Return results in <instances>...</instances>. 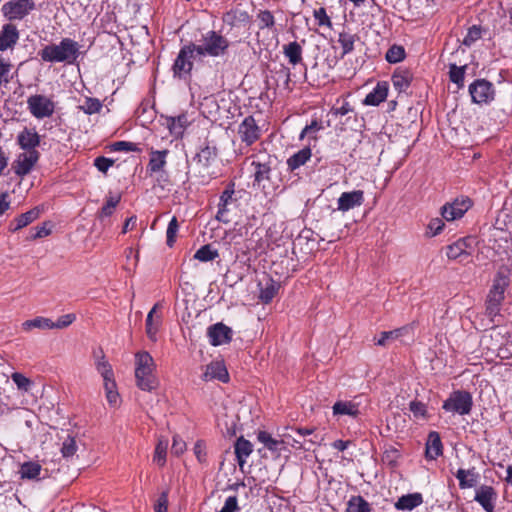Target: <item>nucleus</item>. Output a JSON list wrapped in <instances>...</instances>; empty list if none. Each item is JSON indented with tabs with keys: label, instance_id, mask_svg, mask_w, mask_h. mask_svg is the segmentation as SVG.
Here are the masks:
<instances>
[{
	"label": "nucleus",
	"instance_id": "0e129e2a",
	"mask_svg": "<svg viewBox=\"0 0 512 512\" xmlns=\"http://www.w3.org/2000/svg\"><path fill=\"white\" fill-rule=\"evenodd\" d=\"M114 160L110 158H106L104 156H99L94 160L95 167L103 173H106L108 169L113 166Z\"/></svg>",
	"mask_w": 512,
	"mask_h": 512
},
{
	"label": "nucleus",
	"instance_id": "603ef678",
	"mask_svg": "<svg viewBox=\"0 0 512 512\" xmlns=\"http://www.w3.org/2000/svg\"><path fill=\"white\" fill-rule=\"evenodd\" d=\"M77 451V444H76V440L74 437L72 436H68L63 444H62V448H61V453H62V456L64 458H69V457H72L75 455Z\"/></svg>",
	"mask_w": 512,
	"mask_h": 512
},
{
	"label": "nucleus",
	"instance_id": "2eb2a0df",
	"mask_svg": "<svg viewBox=\"0 0 512 512\" xmlns=\"http://www.w3.org/2000/svg\"><path fill=\"white\" fill-rule=\"evenodd\" d=\"M474 500L478 502L486 512H494L497 492L492 486L482 485L476 490Z\"/></svg>",
	"mask_w": 512,
	"mask_h": 512
},
{
	"label": "nucleus",
	"instance_id": "2f4dec72",
	"mask_svg": "<svg viewBox=\"0 0 512 512\" xmlns=\"http://www.w3.org/2000/svg\"><path fill=\"white\" fill-rule=\"evenodd\" d=\"M332 409L334 415L357 417L359 414V405L351 401H337Z\"/></svg>",
	"mask_w": 512,
	"mask_h": 512
},
{
	"label": "nucleus",
	"instance_id": "680f3d73",
	"mask_svg": "<svg viewBox=\"0 0 512 512\" xmlns=\"http://www.w3.org/2000/svg\"><path fill=\"white\" fill-rule=\"evenodd\" d=\"M76 319L75 314H65L58 318L56 322L52 321L53 329H63L71 325Z\"/></svg>",
	"mask_w": 512,
	"mask_h": 512
},
{
	"label": "nucleus",
	"instance_id": "4d7b16f0",
	"mask_svg": "<svg viewBox=\"0 0 512 512\" xmlns=\"http://www.w3.org/2000/svg\"><path fill=\"white\" fill-rule=\"evenodd\" d=\"M112 151L139 152L137 144L128 141H117L110 145Z\"/></svg>",
	"mask_w": 512,
	"mask_h": 512
},
{
	"label": "nucleus",
	"instance_id": "13d9d810",
	"mask_svg": "<svg viewBox=\"0 0 512 512\" xmlns=\"http://www.w3.org/2000/svg\"><path fill=\"white\" fill-rule=\"evenodd\" d=\"M104 388L106 391V398L111 405H116L118 402L119 394L116 391V383L114 381L105 382Z\"/></svg>",
	"mask_w": 512,
	"mask_h": 512
},
{
	"label": "nucleus",
	"instance_id": "bf43d9fd",
	"mask_svg": "<svg viewBox=\"0 0 512 512\" xmlns=\"http://www.w3.org/2000/svg\"><path fill=\"white\" fill-rule=\"evenodd\" d=\"M409 409L415 418H425L427 416L426 405L420 401H411Z\"/></svg>",
	"mask_w": 512,
	"mask_h": 512
},
{
	"label": "nucleus",
	"instance_id": "a878e982",
	"mask_svg": "<svg viewBox=\"0 0 512 512\" xmlns=\"http://www.w3.org/2000/svg\"><path fill=\"white\" fill-rule=\"evenodd\" d=\"M469 247L468 239H459L456 242L448 245L446 248V255L449 259L455 260L461 257H468L470 253L467 251Z\"/></svg>",
	"mask_w": 512,
	"mask_h": 512
},
{
	"label": "nucleus",
	"instance_id": "6e6d98bb",
	"mask_svg": "<svg viewBox=\"0 0 512 512\" xmlns=\"http://www.w3.org/2000/svg\"><path fill=\"white\" fill-rule=\"evenodd\" d=\"M13 382L16 384L17 388L21 391L27 392L29 391L32 382L29 378L24 376L19 372H15L11 375Z\"/></svg>",
	"mask_w": 512,
	"mask_h": 512
},
{
	"label": "nucleus",
	"instance_id": "c03bdc74",
	"mask_svg": "<svg viewBox=\"0 0 512 512\" xmlns=\"http://www.w3.org/2000/svg\"><path fill=\"white\" fill-rule=\"evenodd\" d=\"M167 447L168 441L166 439H159L155 448L153 461L160 467H163L166 463Z\"/></svg>",
	"mask_w": 512,
	"mask_h": 512
},
{
	"label": "nucleus",
	"instance_id": "f257e3e1",
	"mask_svg": "<svg viewBox=\"0 0 512 512\" xmlns=\"http://www.w3.org/2000/svg\"><path fill=\"white\" fill-rule=\"evenodd\" d=\"M80 45L71 38H63L59 44L46 45L39 51L41 59L45 62H66L73 64L79 54Z\"/></svg>",
	"mask_w": 512,
	"mask_h": 512
},
{
	"label": "nucleus",
	"instance_id": "052dcab7",
	"mask_svg": "<svg viewBox=\"0 0 512 512\" xmlns=\"http://www.w3.org/2000/svg\"><path fill=\"white\" fill-rule=\"evenodd\" d=\"M313 14L319 26H327L331 28L332 22L330 20V17L327 15L325 8L321 7L319 9H316L314 10Z\"/></svg>",
	"mask_w": 512,
	"mask_h": 512
},
{
	"label": "nucleus",
	"instance_id": "4468645a",
	"mask_svg": "<svg viewBox=\"0 0 512 512\" xmlns=\"http://www.w3.org/2000/svg\"><path fill=\"white\" fill-rule=\"evenodd\" d=\"M39 157L40 154L38 151H26L19 154L17 160L14 162L15 174L21 177L29 174L39 160Z\"/></svg>",
	"mask_w": 512,
	"mask_h": 512
},
{
	"label": "nucleus",
	"instance_id": "e2e57ef3",
	"mask_svg": "<svg viewBox=\"0 0 512 512\" xmlns=\"http://www.w3.org/2000/svg\"><path fill=\"white\" fill-rule=\"evenodd\" d=\"M259 21H260V28H271L274 26V16L272 13L268 10L261 11L258 15Z\"/></svg>",
	"mask_w": 512,
	"mask_h": 512
},
{
	"label": "nucleus",
	"instance_id": "473e14b6",
	"mask_svg": "<svg viewBox=\"0 0 512 512\" xmlns=\"http://www.w3.org/2000/svg\"><path fill=\"white\" fill-rule=\"evenodd\" d=\"M311 157V149L304 147L287 160L288 168L293 171L304 165Z\"/></svg>",
	"mask_w": 512,
	"mask_h": 512
},
{
	"label": "nucleus",
	"instance_id": "f704fd0d",
	"mask_svg": "<svg viewBox=\"0 0 512 512\" xmlns=\"http://www.w3.org/2000/svg\"><path fill=\"white\" fill-rule=\"evenodd\" d=\"M41 470L42 467L38 462L28 461L21 465L19 473L22 479L37 480Z\"/></svg>",
	"mask_w": 512,
	"mask_h": 512
},
{
	"label": "nucleus",
	"instance_id": "412c9836",
	"mask_svg": "<svg viewBox=\"0 0 512 512\" xmlns=\"http://www.w3.org/2000/svg\"><path fill=\"white\" fill-rule=\"evenodd\" d=\"M442 452L443 446L439 433L435 431L430 432L426 443V457L430 460H435Z\"/></svg>",
	"mask_w": 512,
	"mask_h": 512
},
{
	"label": "nucleus",
	"instance_id": "dca6fc26",
	"mask_svg": "<svg viewBox=\"0 0 512 512\" xmlns=\"http://www.w3.org/2000/svg\"><path fill=\"white\" fill-rule=\"evenodd\" d=\"M364 202V192L362 190H354L351 192H343L338 198V210L346 212L355 207H359Z\"/></svg>",
	"mask_w": 512,
	"mask_h": 512
},
{
	"label": "nucleus",
	"instance_id": "b1692460",
	"mask_svg": "<svg viewBox=\"0 0 512 512\" xmlns=\"http://www.w3.org/2000/svg\"><path fill=\"white\" fill-rule=\"evenodd\" d=\"M169 151L165 150H152L150 152V159L147 165V169L150 174H154V172H160L164 169L166 165V157Z\"/></svg>",
	"mask_w": 512,
	"mask_h": 512
},
{
	"label": "nucleus",
	"instance_id": "79ce46f5",
	"mask_svg": "<svg viewBox=\"0 0 512 512\" xmlns=\"http://www.w3.org/2000/svg\"><path fill=\"white\" fill-rule=\"evenodd\" d=\"M22 326H23V329L26 331H29L33 328H38V329H43V330L53 329L52 320L49 318H44V317H36L34 319L27 320L22 324Z\"/></svg>",
	"mask_w": 512,
	"mask_h": 512
},
{
	"label": "nucleus",
	"instance_id": "9b49d317",
	"mask_svg": "<svg viewBox=\"0 0 512 512\" xmlns=\"http://www.w3.org/2000/svg\"><path fill=\"white\" fill-rule=\"evenodd\" d=\"M471 201L468 198L456 199L452 203H447L441 208V215L447 221H453L461 218L470 208Z\"/></svg>",
	"mask_w": 512,
	"mask_h": 512
},
{
	"label": "nucleus",
	"instance_id": "f3484780",
	"mask_svg": "<svg viewBox=\"0 0 512 512\" xmlns=\"http://www.w3.org/2000/svg\"><path fill=\"white\" fill-rule=\"evenodd\" d=\"M287 435H283V438L278 440L271 436L266 431H259L257 434V439L261 442L265 448L270 450L273 453H276L278 456L281 454L282 450H286V444H290Z\"/></svg>",
	"mask_w": 512,
	"mask_h": 512
},
{
	"label": "nucleus",
	"instance_id": "e433bc0d",
	"mask_svg": "<svg viewBox=\"0 0 512 512\" xmlns=\"http://www.w3.org/2000/svg\"><path fill=\"white\" fill-rule=\"evenodd\" d=\"M283 53L289 59V62L293 65H296L302 61V47L296 41L284 45Z\"/></svg>",
	"mask_w": 512,
	"mask_h": 512
},
{
	"label": "nucleus",
	"instance_id": "ea45409f",
	"mask_svg": "<svg viewBox=\"0 0 512 512\" xmlns=\"http://www.w3.org/2000/svg\"><path fill=\"white\" fill-rule=\"evenodd\" d=\"M370 504L362 496H352L347 503V512H370Z\"/></svg>",
	"mask_w": 512,
	"mask_h": 512
},
{
	"label": "nucleus",
	"instance_id": "393cba45",
	"mask_svg": "<svg viewBox=\"0 0 512 512\" xmlns=\"http://www.w3.org/2000/svg\"><path fill=\"white\" fill-rule=\"evenodd\" d=\"M412 74L407 69H396L392 75V83L398 92H405L411 83Z\"/></svg>",
	"mask_w": 512,
	"mask_h": 512
},
{
	"label": "nucleus",
	"instance_id": "a18cd8bd",
	"mask_svg": "<svg viewBox=\"0 0 512 512\" xmlns=\"http://www.w3.org/2000/svg\"><path fill=\"white\" fill-rule=\"evenodd\" d=\"M356 35L341 32L339 34L338 42L342 47V57L346 54L350 53L354 49V43H355Z\"/></svg>",
	"mask_w": 512,
	"mask_h": 512
},
{
	"label": "nucleus",
	"instance_id": "49530a36",
	"mask_svg": "<svg viewBox=\"0 0 512 512\" xmlns=\"http://www.w3.org/2000/svg\"><path fill=\"white\" fill-rule=\"evenodd\" d=\"M465 69L466 66L458 67L456 64H450L449 66V78L459 88L464 86Z\"/></svg>",
	"mask_w": 512,
	"mask_h": 512
},
{
	"label": "nucleus",
	"instance_id": "9d476101",
	"mask_svg": "<svg viewBox=\"0 0 512 512\" xmlns=\"http://www.w3.org/2000/svg\"><path fill=\"white\" fill-rule=\"evenodd\" d=\"M238 135L246 146L253 145L259 140L261 130L253 116H247L238 126Z\"/></svg>",
	"mask_w": 512,
	"mask_h": 512
},
{
	"label": "nucleus",
	"instance_id": "774afa93",
	"mask_svg": "<svg viewBox=\"0 0 512 512\" xmlns=\"http://www.w3.org/2000/svg\"><path fill=\"white\" fill-rule=\"evenodd\" d=\"M238 510V500L236 496H230L226 499L224 506L219 512H235Z\"/></svg>",
	"mask_w": 512,
	"mask_h": 512
},
{
	"label": "nucleus",
	"instance_id": "3c124183",
	"mask_svg": "<svg viewBox=\"0 0 512 512\" xmlns=\"http://www.w3.org/2000/svg\"><path fill=\"white\" fill-rule=\"evenodd\" d=\"M179 229V224L177 218L174 216L170 220L167 231H166V243L169 247H172L176 240V234Z\"/></svg>",
	"mask_w": 512,
	"mask_h": 512
},
{
	"label": "nucleus",
	"instance_id": "7ed1b4c3",
	"mask_svg": "<svg viewBox=\"0 0 512 512\" xmlns=\"http://www.w3.org/2000/svg\"><path fill=\"white\" fill-rule=\"evenodd\" d=\"M228 47L229 41L215 31H208L200 44H194V50L199 56L219 57L226 53Z\"/></svg>",
	"mask_w": 512,
	"mask_h": 512
},
{
	"label": "nucleus",
	"instance_id": "aec40b11",
	"mask_svg": "<svg viewBox=\"0 0 512 512\" xmlns=\"http://www.w3.org/2000/svg\"><path fill=\"white\" fill-rule=\"evenodd\" d=\"M40 213V208L34 207L33 209L19 215L10 223V231L15 232L26 227L27 225L38 219Z\"/></svg>",
	"mask_w": 512,
	"mask_h": 512
},
{
	"label": "nucleus",
	"instance_id": "8fccbe9b",
	"mask_svg": "<svg viewBox=\"0 0 512 512\" xmlns=\"http://www.w3.org/2000/svg\"><path fill=\"white\" fill-rule=\"evenodd\" d=\"M168 127L173 134H181L186 123L187 117L185 115H179L178 117H170L167 119Z\"/></svg>",
	"mask_w": 512,
	"mask_h": 512
},
{
	"label": "nucleus",
	"instance_id": "6ab92c4d",
	"mask_svg": "<svg viewBox=\"0 0 512 512\" xmlns=\"http://www.w3.org/2000/svg\"><path fill=\"white\" fill-rule=\"evenodd\" d=\"M202 378L204 381L219 380L226 383L229 381V374L222 362L215 361L206 366Z\"/></svg>",
	"mask_w": 512,
	"mask_h": 512
},
{
	"label": "nucleus",
	"instance_id": "bb28decb",
	"mask_svg": "<svg viewBox=\"0 0 512 512\" xmlns=\"http://www.w3.org/2000/svg\"><path fill=\"white\" fill-rule=\"evenodd\" d=\"M388 94V87L386 83H378L377 86L366 95L363 103L365 105L377 106L383 102Z\"/></svg>",
	"mask_w": 512,
	"mask_h": 512
},
{
	"label": "nucleus",
	"instance_id": "5fc2aeb1",
	"mask_svg": "<svg viewBox=\"0 0 512 512\" xmlns=\"http://www.w3.org/2000/svg\"><path fill=\"white\" fill-rule=\"evenodd\" d=\"M80 108L86 114H94L100 111L102 108V103L97 98H86Z\"/></svg>",
	"mask_w": 512,
	"mask_h": 512
},
{
	"label": "nucleus",
	"instance_id": "f03ea898",
	"mask_svg": "<svg viewBox=\"0 0 512 512\" xmlns=\"http://www.w3.org/2000/svg\"><path fill=\"white\" fill-rule=\"evenodd\" d=\"M154 369V360L148 352L143 351L136 354L135 378L138 388L150 392L158 386Z\"/></svg>",
	"mask_w": 512,
	"mask_h": 512
},
{
	"label": "nucleus",
	"instance_id": "cd10ccee",
	"mask_svg": "<svg viewBox=\"0 0 512 512\" xmlns=\"http://www.w3.org/2000/svg\"><path fill=\"white\" fill-rule=\"evenodd\" d=\"M423 502L420 493H413L401 496L395 503V508L402 511H411Z\"/></svg>",
	"mask_w": 512,
	"mask_h": 512
},
{
	"label": "nucleus",
	"instance_id": "7c9ffc66",
	"mask_svg": "<svg viewBox=\"0 0 512 512\" xmlns=\"http://www.w3.org/2000/svg\"><path fill=\"white\" fill-rule=\"evenodd\" d=\"M251 165L254 167V183L260 186L265 180L270 179L271 166L269 162L253 161Z\"/></svg>",
	"mask_w": 512,
	"mask_h": 512
},
{
	"label": "nucleus",
	"instance_id": "37998d69",
	"mask_svg": "<svg viewBox=\"0 0 512 512\" xmlns=\"http://www.w3.org/2000/svg\"><path fill=\"white\" fill-rule=\"evenodd\" d=\"M219 256L218 251L212 249L210 244L203 245L194 254V258L201 262H208L216 259Z\"/></svg>",
	"mask_w": 512,
	"mask_h": 512
},
{
	"label": "nucleus",
	"instance_id": "4c0bfd02",
	"mask_svg": "<svg viewBox=\"0 0 512 512\" xmlns=\"http://www.w3.org/2000/svg\"><path fill=\"white\" fill-rule=\"evenodd\" d=\"M408 330L409 328L407 326H404L401 328L394 329L392 331L381 332L379 339L376 341V345L386 346L391 341L403 336L405 333L408 332Z\"/></svg>",
	"mask_w": 512,
	"mask_h": 512
},
{
	"label": "nucleus",
	"instance_id": "338daca9",
	"mask_svg": "<svg viewBox=\"0 0 512 512\" xmlns=\"http://www.w3.org/2000/svg\"><path fill=\"white\" fill-rule=\"evenodd\" d=\"M168 508V492L164 491L159 496L156 504H155V512H167Z\"/></svg>",
	"mask_w": 512,
	"mask_h": 512
},
{
	"label": "nucleus",
	"instance_id": "4be33fe9",
	"mask_svg": "<svg viewBox=\"0 0 512 512\" xmlns=\"http://www.w3.org/2000/svg\"><path fill=\"white\" fill-rule=\"evenodd\" d=\"M19 38L17 28L12 24H7L0 32V51H5L16 44Z\"/></svg>",
	"mask_w": 512,
	"mask_h": 512
},
{
	"label": "nucleus",
	"instance_id": "423d86ee",
	"mask_svg": "<svg viewBox=\"0 0 512 512\" xmlns=\"http://www.w3.org/2000/svg\"><path fill=\"white\" fill-rule=\"evenodd\" d=\"M469 94L475 104H489L495 98L494 85L486 79H476L469 85Z\"/></svg>",
	"mask_w": 512,
	"mask_h": 512
},
{
	"label": "nucleus",
	"instance_id": "a211bd4d",
	"mask_svg": "<svg viewBox=\"0 0 512 512\" xmlns=\"http://www.w3.org/2000/svg\"><path fill=\"white\" fill-rule=\"evenodd\" d=\"M40 141V135L37 133L35 128L25 127L17 135V143L20 146V148L25 151H37L36 147L39 146Z\"/></svg>",
	"mask_w": 512,
	"mask_h": 512
},
{
	"label": "nucleus",
	"instance_id": "39448f33",
	"mask_svg": "<svg viewBox=\"0 0 512 512\" xmlns=\"http://www.w3.org/2000/svg\"><path fill=\"white\" fill-rule=\"evenodd\" d=\"M473 406L472 396L464 390H457L450 394L444 401L442 408L447 412L459 415H467L471 412Z\"/></svg>",
	"mask_w": 512,
	"mask_h": 512
},
{
	"label": "nucleus",
	"instance_id": "de8ad7c7",
	"mask_svg": "<svg viewBox=\"0 0 512 512\" xmlns=\"http://www.w3.org/2000/svg\"><path fill=\"white\" fill-rule=\"evenodd\" d=\"M161 324V316L157 315L156 318H152V313H148L146 318V333L149 339L155 341L156 334Z\"/></svg>",
	"mask_w": 512,
	"mask_h": 512
},
{
	"label": "nucleus",
	"instance_id": "c756f323",
	"mask_svg": "<svg viewBox=\"0 0 512 512\" xmlns=\"http://www.w3.org/2000/svg\"><path fill=\"white\" fill-rule=\"evenodd\" d=\"M96 358V369L103 377L104 383L114 381V373L111 365L105 359V355L102 350H99V355L95 354Z\"/></svg>",
	"mask_w": 512,
	"mask_h": 512
},
{
	"label": "nucleus",
	"instance_id": "c85d7f7f",
	"mask_svg": "<svg viewBox=\"0 0 512 512\" xmlns=\"http://www.w3.org/2000/svg\"><path fill=\"white\" fill-rule=\"evenodd\" d=\"M456 478L459 481V486L461 489L472 488L476 486L479 475L474 471V469H458L455 474Z\"/></svg>",
	"mask_w": 512,
	"mask_h": 512
},
{
	"label": "nucleus",
	"instance_id": "864d4df0",
	"mask_svg": "<svg viewBox=\"0 0 512 512\" xmlns=\"http://www.w3.org/2000/svg\"><path fill=\"white\" fill-rule=\"evenodd\" d=\"M481 27L477 25H473L468 29L466 36L463 39V44L467 47H470L474 44L478 39L481 38Z\"/></svg>",
	"mask_w": 512,
	"mask_h": 512
},
{
	"label": "nucleus",
	"instance_id": "58836bf2",
	"mask_svg": "<svg viewBox=\"0 0 512 512\" xmlns=\"http://www.w3.org/2000/svg\"><path fill=\"white\" fill-rule=\"evenodd\" d=\"M120 200H121L120 194H116L114 196L107 197L106 203L103 205V207L98 212V215H97L98 219L103 220L104 218L111 216L114 213L115 208L119 204Z\"/></svg>",
	"mask_w": 512,
	"mask_h": 512
},
{
	"label": "nucleus",
	"instance_id": "f8f14e48",
	"mask_svg": "<svg viewBox=\"0 0 512 512\" xmlns=\"http://www.w3.org/2000/svg\"><path fill=\"white\" fill-rule=\"evenodd\" d=\"M234 186L235 184L233 182H230L220 195L218 211L216 214V219L220 222H230V219L228 218L229 206L236 201L233 198V195L235 193Z\"/></svg>",
	"mask_w": 512,
	"mask_h": 512
},
{
	"label": "nucleus",
	"instance_id": "72a5a7b5",
	"mask_svg": "<svg viewBox=\"0 0 512 512\" xmlns=\"http://www.w3.org/2000/svg\"><path fill=\"white\" fill-rule=\"evenodd\" d=\"M218 150L215 146L206 145L196 154V159L203 167H209L215 161Z\"/></svg>",
	"mask_w": 512,
	"mask_h": 512
},
{
	"label": "nucleus",
	"instance_id": "c9c22d12",
	"mask_svg": "<svg viewBox=\"0 0 512 512\" xmlns=\"http://www.w3.org/2000/svg\"><path fill=\"white\" fill-rule=\"evenodd\" d=\"M280 288V283L269 278L260 290V299L264 303H269L277 294Z\"/></svg>",
	"mask_w": 512,
	"mask_h": 512
},
{
	"label": "nucleus",
	"instance_id": "0eeeda50",
	"mask_svg": "<svg viewBox=\"0 0 512 512\" xmlns=\"http://www.w3.org/2000/svg\"><path fill=\"white\" fill-rule=\"evenodd\" d=\"M195 54L194 44L185 45L181 48L172 67L175 77L184 78L190 74L193 68L192 59Z\"/></svg>",
	"mask_w": 512,
	"mask_h": 512
},
{
	"label": "nucleus",
	"instance_id": "20e7f679",
	"mask_svg": "<svg viewBox=\"0 0 512 512\" xmlns=\"http://www.w3.org/2000/svg\"><path fill=\"white\" fill-rule=\"evenodd\" d=\"M507 286V277L498 276L493 281L486 300V315L490 318L491 322H495V318L499 316Z\"/></svg>",
	"mask_w": 512,
	"mask_h": 512
},
{
	"label": "nucleus",
	"instance_id": "a19ab883",
	"mask_svg": "<svg viewBox=\"0 0 512 512\" xmlns=\"http://www.w3.org/2000/svg\"><path fill=\"white\" fill-rule=\"evenodd\" d=\"M303 438H300L299 436L293 437V443L290 442V446L296 449H304L305 451H310L311 446L313 445H320L323 441V437L315 434L313 438L309 440L302 441Z\"/></svg>",
	"mask_w": 512,
	"mask_h": 512
},
{
	"label": "nucleus",
	"instance_id": "5701e85b",
	"mask_svg": "<svg viewBox=\"0 0 512 512\" xmlns=\"http://www.w3.org/2000/svg\"><path fill=\"white\" fill-rule=\"evenodd\" d=\"M234 449L238 465L242 469L246 463V458L249 457L253 451V445L250 441L241 436L236 440Z\"/></svg>",
	"mask_w": 512,
	"mask_h": 512
},
{
	"label": "nucleus",
	"instance_id": "69168bd1",
	"mask_svg": "<svg viewBox=\"0 0 512 512\" xmlns=\"http://www.w3.org/2000/svg\"><path fill=\"white\" fill-rule=\"evenodd\" d=\"M186 450V443L179 436L175 435L173 437V443L171 447V451L173 454L179 456Z\"/></svg>",
	"mask_w": 512,
	"mask_h": 512
},
{
	"label": "nucleus",
	"instance_id": "6e6552de",
	"mask_svg": "<svg viewBox=\"0 0 512 512\" xmlns=\"http://www.w3.org/2000/svg\"><path fill=\"white\" fill-rule=\"evenodd\" d=\"M34 7L33 0H11L3 5L2 11L9 20H20L28 15Z\"/></svg>",
	"mask_w": 512,
	"mask_h": 512
},
{
	"label": "nucleus",
	"instance_id": "09e8293b",
	"mask_svg": "<svg viewBox=\"0 0 512 512\" xmlns=\"http://www.w3.org/2000/svg\"><path fill=\"white\" fill-rule=\"evenodd\" d=\"M405 49L400 45H392L386 52L385 58L389 63H398L404 60Z\"/></svg>",
	"mask_w": 512,
	"mask_h": 512
},
{
	"label": "nucleus",
	"instance_id": "1a4fd4ad",
	"mask_svg": "<svg viewBox=\"0 0 512 512\" xmlns=\"http://www.w3.org/2000/svg\"><path fill=\"white\" fill-rule=\"evenodd\" d=\"M27 104L30 113L38 119L50 117L54 112V103L43 95L30 96Z\"/></svg>",
	"mask_w": 512,
	"mask_h": 512
},
{
	"label": "nucleus",
	"instance_id": "ddd939ff",
	"mask_svg": "<svg viewBox=\"0 0 512 512\" xmlns=\"http://www.w3.org/2000/svg\"><path fill=\"white\" fill-rule=\"evenodd\" d=\"M207 335L211 345L219 346L230 343L232 340V329L219 322L208 327Z\"/></svg>",
	"mask_w": 512,
	"mask_h": 512
}]
</instances>
